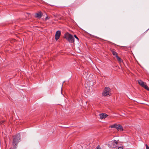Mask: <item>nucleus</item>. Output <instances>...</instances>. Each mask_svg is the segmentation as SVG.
Here are the masks:
<instances>
[{
	"instance_id": "obj_1",
	"label": "nucleus",
	"mask_w": 149,
	"mask_h": 149,
	"mask_svg": "<svg viewBox=\"0 0 149 149\" xmlns=\"http://www.w3.org/2000/svg\"><path fill=\"white\" fill-rule=\"evenodd\" d=\"M64 38L67 39L70 42L73 43L74 42V38L73 36L67 33L65 34Z\"/></svg>"
},
{
	"instance_id": "obj_2",
	"label": "nucleus",
	"mask_w": 149,
	"mask_h": 149,
	"mask_svg": "<svg viewBox=\"0 0 149 149\" xmlns=\"http://www.w3.org/2000/svg\"><path fill=\"white\" fill-rule=\"evenodd\" d=\"M118 142L116 140H113L109 142L108 145L110 148H116L117 147Z\"/></svg>"
},
{
	"instance_id": "obj_3",
	"label": "nucleus",
	"mask_w": 149,
	"mask_h": 149,
	"mask_svg": "<svg viewBox=\"0 0 149 149\" xmlns=\"http://www.w3.org/2000/svg\"><path fill=\"white\" fill-rule=\"evenodd\" d=\"M110 89L108 87H105L102 93L103 96H106L108 95H110L111 93L110 92Z\"/></svg>"
},
{
	"instance_id": "obj_4",
	"label": "nucleus",
	"mask_w": 149,
	"mask_h": 149,
	"mask_svg": "<svg viewBox=\"0 0 149 149\" xmlns=\"http://www.w3.org/2000/svg\"><path fill=\"white\" fill-rule=\"evenodd\" d=\"M111 128H115L118 131H123V127L122 126L120 125H117V124H114L113 125H111L110 126Z\"/></svg>"
},
{
	"instance_id": "obj_5",
	"label": "nucleus",
	"mask_w": 149,
	"mask_h": 149,
	"mask_svg": "<svg viewBox=\"0 0 149 149\" xmlns=\"http://www.w3.org/2000/svg\"><path fill=\"white\" fill-rule=\"evenodd\" d=\"M139 84L142 87L144 88L147 90L149 91V88L146 85V83L141 81V80H139L138 81Z\"/></svg>"
},
{
	"instance_id": "obj_6",
	"label": "nucleus",
	"mask_w": 149,
	"mask_h": 149,
	"mask_svg": "<svg viewBox=\"0 0 149 149\" xmlns=\"http://www.w3.org/2000/svg\"><path fill=\"white\" fill-rule=\"evenodd\" d=\"M20 135L19 134L15 135L13 136V141H20Z\"/></svg>"
},
{
	"instance_id": "obj_7",
	"label": "nucleus",
	"mask_w": 149,
	"mask_h": 149,
	"mask_svg": "<svg viewBox=\"0 0 149 149\" xmlns=\"http://www.w3.org/2000/svg\"><path fill=\"white\" fill-rule=\"evenodd\" d=\"M61 32L60 31H57L56 32L55 35V39L56 40L59 39L61 36Z\"/></svg>"
},
{
	"instance_id": "obj_8",
	"label": "nucleus",
	"mask_w": 149,
	"mask_h": 149,
	"mask_svg": "<svg viewBox=\"0 0 149 149\" xmlns=\"http://www.w3.org/2000/svg\"><path fill=\"white\" fill-rule=\"evenodd\" d=\"M20 141H13L12 142V144L14 148H17V146L18 143Z\"/></svg>"
},
{
	"instance_id": "obj_9",
	"label": "nucleus",
	"mask_w": 149,
	"mask_h": 149,
	"mask_svg": "<svg viewBox=\"0 0 149 149\" xmlns=\"http://www.w3.org/2000/svg\"><path fill=\"white\" fill-rule=\"evenodd\" d=\"M108 116V115L104 113H102L100 114V116L101 119L105 118Z\"/></svg>"
},
{
	"instance_id": "obj_10",
	"label": "nucleus",
	"mask_w": 149,
	"mask_h": 149,
	"mask_svg": "<svg viewBox=\"0 0 149 149\" xmlns=\"http://www.w3.org/2000/svg\"><path fill=\"white\" fill-rule=\"evenodd\" d=\"M42 15V13L41 12L36 14L35 17L38 18H40Z\"/></svg>"
},
{
	"instance_id": "obj_11",
	"label": "nucleus",
	"mask_w": 149,
	"mask_h": 149,
	"mask_svg": "<svg viewBox=\"0 0 149 149\" xmlns=\"http://www.w3.org/2000/svg\"><path fill=\"white\" fill-rule=\"evenodd\" d=\"M110 50L114 56H115L116 57L117 56H118L117 53L115 51L114 49H110Z\"/></svg>"
},
{
	"instance_id": "obj_12",
	"label": "nucleus",
	"mask_w": 149,
	"mask_h": 149,
	"mask_svg": "<svg viewBox=\"0 0 149 149\" xmlns=\"http://www.w3.org/2000/svg\"><path fill=\"white\" fill-rule=\"evenodd\" d=\"M117 58V60L119 63H120L123 61L118 56L116 57Z\"/></svg>"
},
{
	"instance_id": "obj_13",
	"label": "nucleus",
	"mask_w": 149,
	"mask_h": 149,
	"mask_svg": "<svg viewBox=\"0 0 149 149\" xmlns=\"http://www.w3.org/2000/svg\"><path fill=\"white\" fill-rule=\"evenodd\" d=\"M95 149H101L100 147L99 146H98Z\"/></svg>"
},
{
	"instance_id": "obj_14",
	"label": "nucleus",
	"mask_w": 149,
	"mask_h": 149,
	"mask_svg": "<svg viewBox=\"0 0 149 149\" xmlns=\"http://www.w3.org/2000/svg\"><path fill=\"white\" fill-rule=\"evenodd\" d=\"M74 36L76 39H77V40H79L78 38L77 37V36L76 35H74Z\"/></svg>"
},
{
	"instance_id": "obj_15",
	"label": "nucleus",
	"mask_w": 149,
	"mask_h": 149,
	"mask_svg": "<svg viewBox=\"0 0 149 149\" xmlns=\"http://www.w3.org/2000/svg\"><path fill=\"white\" fill-rule=\"evenodd\" d=\"M146 149H149V147L147 144L146 145Z\"/></svg>"
},
{
	"instance_id": "obj_16",
	"label": "nucleus",
	"mask_w": 149,
	"mask_h": 149,
	"mask_svg": "<svg viewBox=\"0 0 149 149\" xmlns=\"http://www.w3.org/2000/svg\"><path fill=\"white\" fill-rule=\"evenodd\" d=\"M4 122V121H2L1 122H0V126L2 124V123H3Z\"/></svg>"
},
{
	"instance_id": "obj_17",
	"label": "nucleus",
	"mask_w": 149,
	"mask_h": 149,
	"mask_svg": "<svg viewBox=\"0 0 149 149\" xmlns=\"http://www.w3.org/2000/svg\"><path fill=\"white\" fill-rule=\"evenodd\" d=\"M118 149H123V148L122 147H118Z\"/></svg>"
},
{
	"instance_id": "obj_18",
	"label": "nucleus",
	"mask_w": 149,
	"mask_h": 149,
	"mask_svg": "<svg viewBox=\"0 0 149 149\" xmlns=\"http://www.w3.org/2000/svg\"><path fill=\"white\" fill-rule=\"evenodd\" d=\"M49 17H47L46 18H45V20H46L47 19H49Z\"/></svg>"
}]
</instances>
